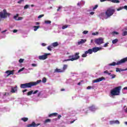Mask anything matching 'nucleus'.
<instances>
[{
  "label": "nucleus",
  "mask_w": 127,
  "mask_h": 127,
  "mask_svg": "<svg viewBox=\"0 0 127 127\" xmlns=\"http://www.w3.org/2000/svg\"><path fill=\"white\" fill-rule=\"evenodd\" d=\"M41 82V80H38L36 82H31L27 83L21 84L20 88L22 89H26V88H31L32 86H36Z\"/></svg>",
  "instance_id": "f257e3e1"
},
{
  "label": "nucleus",
  "mask_w": 127,
  "mask_h": 127,
  "mask_svg": "<svg viewBox=\"0 0 127 127\" xmlns=\"http://www.w3.org/2000/svg\"><path fill=\"white\" fill-rule=\"evenodd\" d=\"M122 89V86H118L115 87L110 91V93L112 96H119L121 93V89Z\"/></svg>",
  "instance_id": "f03ea898"
},
{
  "label": "nucleus",
  "mask_w": 127,
  "mask_h": 127,
  "mask_svg": "<svg viewBox=\"0 0 127 127\" xmlns=\"http://www.w3.org/2000/svg\"><path fill=\"white\" fill-rule=\"evenodd\" d=\"M115 8L113 7H110L107 9V10L105 12L106 15L107 17H110V16H112L114 13H115Z\"/></svg>",
  "instance_id": "7ed1b4c3"
},
{
  "label": "nucleus",
  "mask_w": 127,
  "mask_h": 127,
  "mask_svg": "<svg viewBox=\"0 0 127 127\" xmlns=\"http://www.w3.org/2000/svg\"><path fill=\"white\" fill-rule=\"evenodd\" d=\"M9 15H10V13H7L6 9H3L2 11L0 12V21L1 20V18H6Z\"/></svg>",
  "instance_id": "20e7f679"
},
{
  "label": "nucleus",
  "mask_w": 127,
  "mask_h": 127,
  "mask_svg": "<svg viewBox=\"0 0 127 127\" xmlns=\"http://www.w3.org/2000/svg\"><path fill=\"white\" fill-rule=\"evenodd\" d=\"M127 62V57L122 59L121 61L117 62V63H116L115 62H113L112 64H109V66H115V65H120L121 64H123V63H125V62Z\"/></svg>",
  "instance_id": "39448f33"
},
{
  "label": "nucleus",
  "mask_w": 127,
  "mask_h": 127,
  "mask_svg": "<svg viewBox=\"0 0 127 127\" xmlns=\"http://www.w3.org/2000/svg\"><path fill=\"white\" fill-rule=\"evenodd\" d=\"M72 58H73L65 60L64 61H74V60L79 59V58H80V57L79 56V53H76L74 55H72Z\"/></svg>",
  "instance_id": "423d86ee"
},
{
  "label": "nucleus",
  "mask_w": 127,
  "mask_h": 127,
  "mask_svg": "<svg viewBox=\"0 0 127 127\" xmlns=\"http://www.w3.org/2000/svg\"><path fill=\"white\" fill-rule=\"evenodd\" d=\"M95 42L98 45H101V44H103V43H104V39L102 38L96 39L95 40Z\"/></svg>",
  "instance_id": "0eeeda50"
},
{
  "label": "nucleus",
  "mask_w": 127,
  "mask_h": 127,
  "mask_svg": "<svg viewBox=\"0 0 127 127\" xmlns=\"http://www.w3.org/2000/svg\"><path fill=\"white\" fill-rule=\"evenodd\" d=\"M23 95H27V96H31L32 95V93H33V91L31 90L30 91L27 92V89H24L22 91Z\"/></svg>",
  "instance_id": "6e6552de"
},
{
  "label": "nucleus",
  "mask_w": 127,
  "mask_h": 127,
  "mask_svg": "<svg viewBox=\"0 0 127 127\" xmlns=\"http://www.w3.org/2000/svg\"><path fill=\"white\" fill-rule=\"evenodd\" d=\"M48 55H50V54H45L44 55L39 56V59L40 60H45V59H47Z\"/></svg>",
  "instance_id": "1a4fd4ad"
},
{
  "label": "nucleus",
  "mask_w": 127,
  "mask_h": 127,
  "mask_svg": "<svg viewBox=\"0 0 127 127\" xmlns=\"http://www.w3.org/2000/svg\"><path fill=\"white\" fill-rule=\"evenodd\" d=\"M103 80H105V77H100L96 79L93 80V83H99V82H101V81H103Z\"/></svg>",
  "instance_id": "9d476101"
},
{
  "label": "nucleus",
  "mask_w": 127,
  "mask_h": 127,
  "mask_svg": "<svg viewBox=\"0 0 127 127\" xmlns=\"http://www.w3.org/2000/svg\"><path fill=\"white\" fill-rule=\"evenodd\" d=\"M103 50V48L102 47H96V48H92V51L93 52H94L95 53L96 52H98V51H100V50Z\"/></svg>",
  "instance_id": "9b49d317"
},
{
  "label": "nucleus",
  "mask_w": 127,
  "mask_h": 127,
  "mask_svg": "<svg viewBox=\"0 0 127 127\" xmlns=\"http://www.w3.org/2000/svg\"><path fill=\"white\" fill-rule=\"evenodd\" d=\"M7 74V76L10 75H13L14 73V70H7L5 72Z\"/></svg>",
  "instance_id": "f8f14e48"
},
{
  "label": "nucleus",
  "mask_w": 127,
  "mask_h": 127,
  "mask_svg": "<svg viewBox=\"0 0 127 127\" xmlns=\"http://www.w3.org/2000/svg\"><path fill=\"white\" fill-rule=\"evenodd\" d=\"M115 124H116V125H120V121H119L118 120L110 121V125H114Z\"/></svg>",
  "instance_id": "ddd939ff"
},
{
  "label": "nucleus",
  "mask_w": 127,
  "mask_h": 127,
  "mask_svg": "<svg viewBox=\"0 0 127 127\" xmlns=\"http://www.w3.org/2000/svg\"><path fill=\"white\" fill-rule=\"evenodd\" d=\"M17 92V86H15L14 87H12L11 90V93H16Z\"/></svg>",
  "instance_id": "4468645a"
},
{
  "label": "nucleus",
  "mask_w": 127,
  "mask_h": 127,
  "mask_svg": "<svg viewBox=\"0 0 127 127\" xmlns=\"http://www.w3.org/2000/svg\"><path fill=\"white\" fill-rule=\"evenodd\" d=\"M14 18L15 19V20H22L23 18H22V17H18V14H17L15 16H14Z\"/></svg>",
  "instance_id": "2eb2a0df"
},
{
  "label": "nucleus",
  "mask_w": 127,
  "mask_h": 127,
  "mask_svg": "<svg viewBox=\"0 0 127 127\" xmlns=\"http://www.w3.org/2000/svg\"><path fill=\"white\" fill-rule=\"evenodd\" d=\"M86 41H87V40L86 39H81L80 41H79L78 42V44L79 45H80V44H83L84 43H85V42H86Z\"/></svg>",
  "instance_id": "dca6fc26"
},
{
  "label": "nucleus",
  "mask_w": 127,
  "mask_h": 127,
  "mask_svg": "<svg viewBox=\"0 0 127 127\" xmlns=\"http://www.w3.org/2000/svg\"><path fill=\"white\" fill-rule=\"evenodd\" d=\"M124 9H126V10H127V6L125 5L124 6L120 7V8L117 9V10L118 11H119V10H122V9H124Z\"/></svg>",
  "instance_id": "f3484780"
},
{
  "label": "nucleus",
  "mask_w": 127,
  "mask_h": 127,
  "mask_svg": "<svg viewBox=\"0 0 127 127\" xmlns=\"http://www.w3.org/2000/svg\"><path fill=\"white\" fill-rule=\"evenodd\" d=\"M108 1H111V2H114V3H119L120 1L119 0H107Z\"/></svg>",
  "instance_id": "a211bd4d"
},
{
  "label": "nucleus",
  "mask_w": 127,
  "mask_h": 127,
  "mask_svg": "<svg viewBox=\"0 0 127 127\" xmlns=\"http://www.w3.org/2000/svg\"><path fill=\"white\" fill-rule=\"evenodd\" d=\"M86 54H92L93 53V50L89 49L88 51H86Z\"/></svg>",
  "instance_id": "6ab92c4d"
},
{
  "label": "nucleus",
  "mask_w": 127,
  "mask_h": 127,
  "mask_svg": "<svg viewBox=\"0 0 127 127\" xmlns=\"http://www.w3.org/2000/svg\"><path fill=\"white\" fill-rule=\"evenodd\" d=\"M37 93H38V96H40V95H41V92H39L38 90H36L34 92L33 91L32 94L33 95H35V94H37Z\"/></svg>",
  "instance_id": "aec40b11"
},
{
  "label": "nucleus",
  "mask_w": 127,
  "mask_h": 127,
  "mask_svg": "<svg viewBox=\"0 0 127 127\" xmlns=\"http://www.w3.org/2000/svg\"><path fill=\"white\" fill-rule=\"evenodd\" d=\"M55 71L57 72L58 73H60V72H64V70H63V69H61L57 68L55 69Z\"/></svg>",
  "instance_id": "412c9836"
},
{
  "label": "nucleus",
  "mask_w": 127,
  "mask_h": 127,
  "mask_svg": "<svg viewBox=\"0 0 127 127\" xmlns=\"http://www.w3.org/2000/svg\"><path fill=\"white\" fill-rule=\"evenodd\" d=\"M123 94H127V87H124L122 90Z\"/></svg>",
  "instance_id": "4be33fe9"
},
{
  "label": "nucleus",
  "mask_w": 127,
  "mask_h": 127,
  "mask_svg": "<svg viewBox=\"0 0 127 127\" xmlns=\"http://www.w3.org/2000/svg\"><path fill=\"white\" fill-rule=\"evenodd\" d=\"M84 4H85V1H81L77 3V5H78V6H80V5H83Z\"/></svg>",
  "instance_id": "5701e85b"
},
{
  "label": "nucleus",
  "mask_w": 127,
  "mask_h": 127,
  "mask_svg": "<svg viewBox=\"0 0 127 127\" xmlns=\"http://www.w3.org/2000/svg\"><path fill=\"white\" fill-rule=\"evenodd\" d=\"M89 109L90 110V111H96V107H95L94 106H92L89 107Z\"/></svg>",
  "instance_id": "b1692460"
},
{
  "label": "nucleus",
  "mask_w": 127,
  "mask_h": 127,
  "mask_svg": "<svg viewBox=\"0 0 127 127\" xmlns=\"http://www.w3.org/2000/svg\"><path fill=\"white\" fill-rule=\"evenodd\" d=\"M123 71H126V69H123L119 68H116V72H122Z\"/></svg>",
  "instance_id": "393cba45"
},
{
  "label": "nucleus",
  "mask_w": 127,
  "mask_h": 127,
  "mask_svg": "<svg viewBox=\"0 0 127 127\" xmlns=\"http://www.w3.org/2000/svg\"><path fill=\"white\" fill-rule=\"evenodd\" d=\"M58 42L53 43L52 44V46H53L54 47H56V46H58Z\"/></svg>",
  "instance_id": "a878e982"
},
{
  "label": "nucleus",
  "mask_w": 127,
  "mask_h": 127,
  "mask_svg": "<svg viewBox=\"0 0 127 127\" xmlns=\"http://www.w3.org/2000/svg\"><path fill=\"white\" fill-rule=\"evenodd\" d=\"M58 114L57 113H52L51 114H50L49 115V117L50 118V117H52V116H54V117H56Z\"/></svg>",
  "instance_id": "bb28decb"
},
{
  "label": "nucleus",
  "mask_w": 127,
  "mask_h": 127,
  "mask_svg": "<svg viewBox=\"0 0 127 127\" xmlns=\"http://www.w3.org/2000/svg\"><path fill=\"white\" fill-rule=\"evenodd\" d=\"M22 121H23V122H27V121H28V118H23L21 119Z\"/></svg>",
  "instance_id": "cd10ccee"
},
{
  "label": "nucleus",
  "mask_w": 127,
  "mask_h": 127,
  "mask_svg": "<svg viewBox=\"0 0 127 127\" xmlns=\"http://www.w3.org/2000/svg\"><path fill=\"white\" fill-rule=\"evenodd\" d=\"M45 24H50L51 23V21L50 20H45Z\"/></svg>",
  "instance_id": "c85d7f7f"
},
{
  "label": "nucleus",
  "mask_w": 127,
  "mask_h": 127,
  "mask_svg": "<svg viewBox=\"0 0 127 127\" xmlns=\"http://www.w3.org/2000/svg\"><path fill=\"white\" fill-rule=\"evenodd\" d=\"M40 26H34V31H36V30H37V29H38V28H39Z\"/></svg>",
  "instance_id": "c756f323"
},
{
  "label": "nucleus",
  "mask_w": 127,
  "mask_h": 127,
  "mask_svg": "<svg viewBox=\"0 0 127 127\" xmlns=\"http://www.w3.org/2000/svg\"><path fill=\"white\" fill-rule=\"evenodd\" d=\"M67 67H68V66H67V65H66V64H64V66H63V69H62L63 71H64H64H65V70H66V69H67Z\"/></svg>",
  "instance_id": "7c9ffc66"
},
{
  "label": "nucleus",
  "mask_w": 127,
  "mask_h": 127,
  "mask_svg": "<svg viewBox=\"0 0 127 127\" xmlns=\"http://www.w3.org/2000/svg\"><path fill=\"white\" fill-rule=\"evenodd\" d=\"M51 120L48 119L45 121V124H47V123H51Z\"/></svg>",
  "instance_id": "2f4dec72"
},
{
  "label": "nucleus",
  "mask_w": 127,
  "mask_h": 127,
  "mask_svg": "<svg viewBox=\"0 0 127 127\" xmlns=\"http://www.w3.org/2000/svg\"><path fill=\"white\" fill-rule=\"evenodd\" d=\"M118 41H119V40L118 39H116L112 41V43H113V44H116V43H117V42H118Z\"/></svg>",
  "instance_id": "473e14b6"
},
{
  "label": "nucleus",
  "mask_w": 127,
  "mask_h": 127,
  "mask_svg": "<svg viewBox=\"0 0 127 127\" xmlns=\"http://www.w3.org/2000/svg\"><path fill=\"white\" fill-rule=\"evenodd\" d=\"M113 35H118L119 34V32H117L116 31L112 32Z\"/></svg>",
  "instance_id": "72a5a7b5"
},
{
  "label": "nucleus",
  "mask_w": 127,
  "mask_h": 127,
  "mask_svg": "<svg viewBox=\"0 0 127 127\" xmlns=\"http://www.w3.org/2000/svg\"><path fill=\"white\" fill-rule=\"evenodd\" d=\"M47 49L49 50V51H51L52 50V46H48Z\"/></svg>",
  "instance_id": "f704fd0d"
},
{
  "label": "nucleus",
  "mask_w": 127,
  "mask_h": 127,
  "mask_svg": "<svg viewBox=\"0 0 127 127\" xmlns=\"http://www.w3.org/2000/svg\"><path fill=\"white\" fill-rule=\"evenodd\" d=\"M123 36H126V35H127V31H125L122 33Z\"/></svg>",
  "instance_id": "c9c22d12"
},
{
  "label": "nucleus",
  "mask_w": 127,
  "mask_h": 127,
  "mask_svg": "<svg viewBox=\"0 0 127 127\" xmlns=\"http://www.w3.org/2000/svg\"><path fill=\"white\" fill-rule=\"evenodd\" d=\"M46 81H47L46 78L44 77V78L42 79V82H43V83H46Z\"/></svg>",
  "instance_id": "e433bc0d"
},
{
  "label": "nucleus",
  "mask_w": 127,
  "mask_h": 127,
  "mask_svg": "<svg viewBox=\"0 0 127 127\" xmlns=\"http://www.w3.org/2000/svg\"><path fill=\"white\" fill-rule=\"evenodd\" d=\"M68 26H69V25H65L63 26L62 28H63V29H65V28H67V27H68Z\"/></svg>",
  "instance_id": "4c0bfd02"
},
{
  "label": "nucleus",
  "mask_w": 127,
  "mask_h": 127,
  "mask_svg": "<svg viewBox=\"0 0 127 127\" xmlns=\"http://www.w3.org/2000/svg\"><path fill=\"white\" fill-rule=\"evenodd\" d=\"M24 70V67H23L21 69H20L18 71V73H20V72H21L22 71Z\"/></svg>",
  "instance_id": "58836bf2"
},
{
  "label": "nucleus",
  "mask_w": 127,
  "mask_h": 127,
  "mask_svg": "<svg viewBox=\"0 0 127 127\" xmlns=\"http://www.w3.org/2000/svg\"><path fill=\"white\" fill-rule=\"evenodd\" d=\"M87 54H86V52H85V53L83 54L82 55V57H83V58L87 57Z\"/></svg>",
  "instance_id": "ea45409f"
},
{
  "label": "nucleus",
  "mask_w": 127,
  "mask_h": 127,
  "mask_svg": "<svg viewBox=\"0 0 127 127\" xmlns=\"http://www.w3.org/2000/svg\"><path fill=\"white\" fill-rule=\"evenodd\" d=\"M23 1H24V0H19V1H18L17 3H22V2H23Z\"/></svg>",
  "instance_id": "a19ab883"
},
{
  "label": "nucleus",
  "mask_w": 127,
  "mask_h": 127,
  "mask_svg": "<svg viewBox=\"0 0 127 127\" xmlns=\"http://www.w3.org/2000/svg\"><path fill=\"white\" fill-rule=\"evenodd\" d=\"M23 61H24V59H20L19 60V63H22L23 62Z\"/></svg>",
  "instance_id": "79ce46f5"
},
{
  "label": "nucleus",
  "mask_w": 127,
  "mask_h": 127,
  "mask_svg": "<svg viewBox=\"0 0 127 127\" xmlns=\"http://www.w3.org/2000/svg\"><path fill=\"white\" fill-rule=\"evenodd\" d=\"M110 76L112 79H114V78H116V75L115 74H112V75H111Z\"/></svg>",
  "instance_id": "37998d69"
},
{
  "label": "nucleus",
  "mask_w": 127,
  "mask_h": 127,
  "mask_svg": "<svg viewBox=\"0 0 127 127\" xmlns=\"http://www.w3.org/2000/svg\"><path fill=\"white\" fill-rule=\"evenodd\" d=\"M29 6V5H25L24 7V9H26L28 8Z\"/></svg>",
  "instance_id": "c03bdc74"
},
{
  "label": "nucleus",
  "mask_w": 127,
  "mask_h": 127,
  "mask_svg": "<svg viewBox=\"0 0 127 127\" xmlns=\"http://www.w3.org/2000/svg\"><path fill=\"white\" fill-rule=\"evenodd\" d=\"M104 73H106V74H108V75H111V73H109V71H108V70H106L104 72Z\"/></svg>",
  "instance_id": "a18cd8bd"
},
{
  "label": "nucleus",
  "mask_w": 127,
  "mask_h": 127,
  "mask_svg": "<svg viewBox=\"0 0 127 127\" xmlns=\"http://www.w3.org/2000/svg\"><path fill=\"white\" fill-rule=\"evenodd\" d=\"M43 16H44V14H42V15H40L38 18H41V17H43Z\"/></svg>",
  "instance_id": "49530a36"
},
{
  "label": "nucleus",
  "mask_w": 127,
  "mask_h": 127,
  "mask_svg": "<svg viewBox=\"0 0 127 127\" xmlns=\"http://www.w3.org/2000/svg\"><path fill=\"white\" fill-rule=\"evenodd\" d=\"M32 66H33V67H36V66H37V64H32Z\"/></svg>",
  "instance_id": "de8ad7c7"
},
{
  "label": "nucleus",
  "mask_w": 127,
  "mask_h": 127,
  "mask_svg": "<svg viewBox=\"0 0 127 127\" xmlns=\"http://www.w3.org/2000/svg\"><path fill=\"white\" fill-rule=\"evenodd\" d=\"M88 33V31H84L83 32V34H87Z\"/></svg>",
  "instance_id": "09e8293b"
},
{
  "label": "nucleus",
  "mask_w": 127,
  "mask_h": 127,
  "mask_svg": "<svg viewBox=\"0 0 127 127\" xmlns=\"http://www.w3.org/2000/svg\"><path fill=\"white\" fill-rule=\"evenodd\" d=\"M108 44H109V43H106L104 45V47H107L108 46Z\"/></svg>",
  "instance_id": "8fccbe9b"
},
{
  "label": "nucleus",
  "mask_w": 127,
  "mask_h": 127,
  "mask_svg": "<svg viewBox=\"0 0 127 127\" xmlns=\"http://www.w3.org/2000/svg\"><path fill=\"white\" fill-rule=\"evenodd\" d=\"M98 7V5H95V6L93 8V9H96Z\"/></svg>",
  "instance_id": "3c124183"
},
{
  "label": "nucleus",
  "mask_w": 127,
  "mask_h": 127,
  "mask_svg": "<svg viewBox=\"0 0 127 127\" xmlns=\"http://www.w3.org/2000/svg\"><path fill=\"white\" fill-rule=\"evenodd\" d=\"M98 34V32L92 33V35H97Z\"/></svg>",
  "instance_id": "603ef678"
},
{
  "label": "nucleus",
  "mask_w": 127,
  "mask_h": 127,
  "mask_svg": "<svg viewBox=\"0 0 127 127\" xmlns=\"http://www.w3.org/2000/svg\"><path fill=\"white\" fill-rule=\"evenodd\" d=\"M62 117V116H61V115H59L58 116V120H60V119H61V118Z\"/></svg>",
  "instance_id": "864d4df0"
},
{
  "label": "nucleus",
  "mask_w": 127,
  "mask_h": 127,
  "mask_svg": "<svg viewBox=\"0 0 127 127\" xmlns=\"http://www.w3.org/2000/svg\"><path fill=\"white\" fill-rule=\"evenodd\" d=\"M61 8H62V6H59L57 11H58L60 10Z\"/></svg>",
  "instance_id": "5fc2aeb1"
},
{
  "label": "nucleus",
  "mask_w": 127,
  "mask_h": 127,
  "mask_svg": "<svg viewBox=\"0 0 127 127\" xmlns=\"http://www.w3.org/2000/svg\"><path fill=\"white\" fill-rule=\"evenodd\" d=\"M124 111L125 112V113H126L127 114V107H126Z\"/></svg>",
  "instance_id": "6e6d98bb"
},
{
  "label": "nucleus",
  "mask_w": 127,
  "mask_h": 127,
  "mask_svg": "<svg viewBox=\"0 0 127 127\" xmlns=\"http://www.w3.org/2000/svg\"><path fill=\"white\" fill-rule=\"evenodd\" d=\"M68 58H69V59H72V58H73V56H69Z\"/></svg>",
  "instance_id": "4d7b16f0"
},
{
  "label": "nucleus",
  "mask_w": 127,
  "mask_h": 127,
  "mask_svg": "<svg viewBox=\"0 0 127 127\" xmlns=\"http://www.w3.org/2000/svg\"><path fill=\"white\" fill-rule=\"evenodd\" d=\"M75 121H76V120H73V121H70V124H73V123L75 122Z\"/></svg>",
  "instance_id": "13d9d810"
},
{
  "label": "nucleus",
  "mask_w": 127,
  "mask_h": 127,
  "mask_svg": "<svg viewBox=\"0 0 127 127\" xmlns=\"http://www.w3.org/2000/svg\"><path fill=\"white\" fill-rule=\"evenodd\" d=\"M92 87H91V86H88L87 87V90H90V89H91Z\"/></svg>",
  "instance_id": "bf43d9fd"
},
{
  "label": "nucleus",
  "mask_w": 127,
  "mask_h": 127,
  "mask_svg": "<svg viewBox=\"0 0 127 127\" xmlns=\"http://www.w3.org/2000/svg\"><path fill=\"white\" fill-rule=\"evenodd\" d=\"M13 32L14 33H16V32H17V30H14L13 31Z\"/></svg>",
  "instance_id": "052dcab7"
},
{
  "label": "nucleus",
  "mask_w": 127,
  "mask_h": 127,
  "mask_svg": "<svg viewBox=\"0 0 127 127\" xmlns=\"http://www.w3.org/2000/svg\"><path fill=\"white\" fill-rule=\"evenodd\" d=\"M42 46H46V44H45V43H42Z\"/></svg>",
  "instance_id": "680f3d73"
},
{
  "label": "nucleus",
  "mask_w": 127,
  "mask_h": 127,
  "mask_svg": "<svg viewBox=\"0 0 127 127\" xmlns=\"http://www.w3.org/2000/svg\"><path fill=\"white\" fill-rule=\"evenodd\" d=\"M107 0H100V1H101V2H104V1H107Z\"/></svg>",
  "instance_id": "e2e57ef3"
},
{
  "label": "nucleus",
  "mask_w": 127,
  "mask_h": 127,
  "mask_svg": "<svg viewBox=\"0 0 127 127\" xmlns=\"http://www.w3.org/2000/svg\"><path fill=\"white\" fill-rule=\"evenodd\" d=\"M36 25H38L40 24V23L38 22H36Z\"/></svg>",
  "instance_id": "0e129e2a"
},
{
  "label": "nucleus",
  "mask_w": 127,
  "mask_h": 127,
  "mask_svg": "<svg viewBox=\"0 0 127 127\" xmlns=\"http://www.w3.org/2000/svg\"><path fill=\"white\" fill-rule=\"evenodd\" d=\"M94 13H95V12H90V14H91V15H93V14H94Z\"/></svg>",
  "instance_id": "69168bd1"
},
{
  "label": "nucleus",
  "mask_w": 127,
  "mask_h": 127,
  "mask_svg": "<svg viewBox=\"0 0 127 127\" xmlns=\"http://www.w3.org/2000/svg\"><path fill=\"white\" fill-rule=\"evenodd\" d=\"M3 95V93L0 92V96H2Z\"/></svg>",
  "instance_id": "338daca9"
},
{
  "label": "nucleus",
  "mask_w": 127,
  "mask_h": 127,
  "mask_svg": "<svg viewBox=\"0 0 127 127\" xmlns=\"http://www.w3.org/2000/svg\"><path fill=\"white\" fill-rule=\"evenodd\" d=\"M61 91H65V89H62L61 90Z\"/></svg>",
  "instance_id": "774afa93"
}]
</instances>
